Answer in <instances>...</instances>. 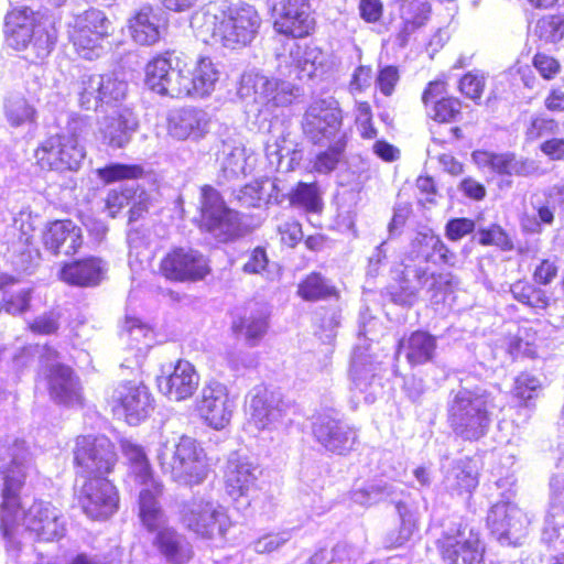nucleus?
Instances as JSON below:
<instances>
[{
    "label": "nucleus",
    "instance_id": "obj_1",
    "mask_svg": "<svg viewBox=\"0 0 564 564\" xmlns=\"http://www.w3.org/2000/svg\"><path fill=\"white\" fill-rule=\"evenodd\" d=\"M25 454L13 456L9 465L0 466V519L4 534L19 525L40 541H53L64 535L61 512L48 501L35 500L28 509L20 503V491L26 478Z\"/></svg>",
    "mask_w": 564,
    "mask_h": 564
},
{
    "label": "nucleus",
    "instance_id": "obj_2",
    "mask_svg": "<svg viewBox=\"0 0 564 564\" xmlns=\"http://www.w3.org/2000/svg\"><path fill=\"white\" fill-rule=\"evenodd\" d=\"M200 21L198 34L203 41L220 44L230 50L249 45L257 36L261 18L258 11L247 3L219 1L210 4L202 17H195L193 23Z\"/></svg>",
    "mask_w": 564,
    "mask_h": 564
},
{
    "label": "nucleus",
    "instance_id": "obj_3",
    "mask_svg": "<svg viewBox=\"0 0 564 564\" xmlns=\"http://www.w3.org/2000/svg\"><path fill=\"white\" fill-rule=\"evenodd\" d=\"M497 397L481 387L453 391L447 402V422L454 434L465 441L485 436L498 408Z\"/></svg>",
    "mask_w": 564,
    "mask_h": 564
},
{
    "label": "nucleus",
    "instance_id": "obj_4",
    "mask_svg": "<svg viewBox=\"0 0 564 564\" xmlns=\"http://www.w3.org/2000/svg\"><path fill=\"white\" fill-rule=\"evenodd\" d=\"M4 34L7 44L15 51H26L25 57L32 62L47 57L57 40L53 20L28 7L7 13Z\"/></svg>",
    "mask_w": 564,
    "mask_h": 564
},
{
    "label": "nucleus",
    "instance_id": "obj_5",
    "mask_svg": "<svg viewBox=\"0 0 564 564\" xmlns=\"http://www.w3.org/2000/svg\"><path fill=\"white\" fill-rule=\"evenodd\" d=\"M155 459L163 474L189 486L202 484L209 471L204 449L195 438L184 434H162Z\"/></svg>",
    "mask_w": 564,
    "mask_h": 564
},
{
    "label": "nucleus",
    "instance_id": "obj_6",
    "mask_svg": "<svg viewBox=\"0 0 564 564\" xmlns=\"http://www.w3.org/2000/svg\"><path fill=\"white\" fill-rule=\"evenodd\" d=\"M139 517L142 525L153 534V549L167 564H186L192 560V543L185 534L166 525L160 501L149 490H144L139 497Z\"/></svg>",
    "mask_w": 564,
    "mask_h": 564
},
{
    "label": "nucleus",
    "instance_id": "obj_7",
    "mask_svg": "<svg viewBox=\"0 0 564 564\" xmlns=\"http://www.w3.org/2000/svg\"><path fill=\"white\" fill-rule=\"evenodd\" d=\"M403 494L400 485L384 478L373 479L351 491V500L360 506H372L383 500L395 503L400 518V529L388 536L390 547H399L408 542L416 529V517L399 498Z\"/></svg>",
    "mask_w": 564,
    "mask_h": 564
},
{
    "label": "nucleus",
    "instance_id": "obj_8",
    "mask_svg": "<svg viewBox=\"0 0 564 564\" xmlns=\"http://www.w3.org/2000/svg\"><path fill=\"white\" fill-rule=\"evenodd\" d=\"M180 520L186 530L206 540L224 538L232 524L227 509L205 497L186 501L180 511Z\"/></svg>",
    "mask_w": 564,
    "mask_h": 564
},
{
    "label": "nucleus",
    "instance_id": "obj_9",
    "mask_svg": "<svg viewBox=\"0 0 564 564\" xmlns=\"http://www.w3.org/2000/svg\"><path fill=\"white\" fill-rule=\"evenodd\" d=\"M239 94L241 97L253 94L258 105L268 112H274L291 106L300 97L301 88L286 79L249 73L241 77Z\"/></svg>",
    "mask_w": 564,
    "mask_h": 564
},
{
    "label": "nucleus",
    "instance_id": "obj_10",
    "mask_svg": "<svg viewBox=\"0 0 564 564\" xmlns=\"http://www.w3.org/2000/svg\"><path fill=\"white\" fill-rule=\"evenodd\" d=\"M302 130L314 144L324 145L328 141L347 139L343 131V116L338 101L333 97L313 100L304 112Z\"/></svg>",
    "mask_w": 564,
    "mask_h": 564
},
{
    "label": "nucleus",
    "instance_id": "obj_11",
    "mask_svg": "<svg viewBox=\"0 0 564 564\" xmlns=\"http://www.w3.org/2000/svg\"><path fill=\"white\" fill-rule=\"evenodd\" d=\"M7 257L12 267L30 274L40 263L41 253L35 246V227L31 215L20 214L6 232Z\"/></svg>",
    "mask_w": 564,
    "mask_h": 564
},
{
    "label": "nucleus",
    "instance_id": "obj_12",
    "mask_svg": "<svg viewBox=\"0 0 564 564\" xmlns=\"http://www.w3.org/2000/svg\"><path fill=\"white\" fill-rule=\"evenodd\" d=\"M160 272L170 281L197 282L210 273L208 259L189 247L171 249L160 262Z\"/></svg>",
    "mask_w": 564,
    "mask_h": 564
},
{
    "label": "nucleus",
    "instance_id": "obj_13",
    "mask_svg": "<svg viewBox=\"0 0 564 564\" xmlns=\"http://www.w3.org/2000/svg\"><path fill=\"white\" fill-rule=\"evenodd\" d=\"M74 459L84 476L99 477L111 471L116 453L106 436H79L76 440Z\"/></svg>",
    "mask_w": 564,
    "mask_h": 564
},
{
    "label": "nucleus",
    "instance_id": "obj_14",
    "mask_svg": "<svg viewBox=\"0 0 564 564\" xmlns=\"http://www.w3.org/2000/svg\"><path fill=\"white\" fill-rule=\"evenodd\" d=\"M109 403L118 415H123L127 423L138 425L145 420L153 409L151 393L141 382H120L109 397Z\"/></svg>",
    "mask_w": 564,
    "mask_h": 564
},
{
    "label": "nucleus",
    "instance_id": "obj_15",
    "mask_svg": "<svg viewBox=\"0 0 564 564\" xmlns=\"http://www.w3.org/2000/svg\"><path fill=\"white\" fill-rule=\"evenodd\" d=\"M237 215L227 208L220 194L205 185L200 191V228L216 238L227 240L236 232Z\"/></svg>",
    "mask_w": 564,
    "mask_h": 564
},
{
    "label": "nucleus",
    "instance_id": "obj_16",
    "mask_svg": "<svg viewBox=\"0 0 564 564\" xmlns=\"http://www.w3.org/2000/svg\"><path fill=\"white\" fill-rule=\"evenodd\" d=\"M43 166L56 171H76L84 158V147L65 133H56L47 138L35 153Z\"/></svg>",
    "mask_w": 564,
    "mask_h": 564
},
{
    "label": "nucleus",
    "instance_id": "obj_17",
    "mask_svg": "<svg viewBox=\"0 0 564 564\" xmlns=\"http://www.w3.org/2000/svg\"><path fill=\"white\" fill-rule=\"evenodd\" d=\"M128 91L127 82L115 75H84L79 85V104L87 110H96L99 105L121 102Z\"/></svg>",
    "mask_w": 564,
    "mask_h": 564
},
{
    "label": "nucleus",
    "instance_id": "obj_18",
    "mask_svg": "<svg viewBox=\"0 0 564 564\" xmlns=\"http://www.w3.org/2000/svg\"><path fill=\"white\" fill-rule=\"evenodd\" d=\"M437 549L445 564H479L482 561L485 547L479 533L464 527L454 535L445 534L437 541Z\"/></svg>",
    "mask_w": 564,
    "mask_h": 564
},
{
    "label": "nucleus",
    "instance_id": "obj_19",
    "mask_svg": "<svg viewBox=\"0 0 564 564\" xmlns=\"http://www.w3.org/2000/svg\"><path fill=\"white\" fill-rule=\"evenodd\" d=\"M315 441L328 453L346 455L355 448L357 432L347 423L329 415H319L312 425Z\"/></svg>",
    "mask_w": 564,
    "mask_h": 564
},
{
    "label": "nucleus",
    "instance_id": "obj_20",
    "mask_svg": "<svg viewBox=\"0 0 564 564\" xmlns=\"http://www.w3.org/2000/svg\"><path fill=\"white\" fill-rule=\"evenodd\" d=\"M79 501L88 517L104 520L116 512L119 497L116 487L104 476H99L90 477L85 482Z\"/></svg>",
    "mask_w": 564,
    "mask_h": 564
},
{
    "label": "nucleus",
    "instance_id": "obj_21",
    "mask_svg": "<svg viewBox=\"0 0 564 564\" xmlns=\"http://www.w3.org/2000/svg\"><path fill=\"white\" fill-rule=\"evenodd\" d=\"M274 30L293 39L307 36L314 29L307 0H281L273 8Z\"/></svg>",
    "mask_w": 564,
    "mask_h": 564
},
{
    "label": "nucleus",
    "instance_id": "obj_22",
    "mask_svg": "<svg viewBox=\"0 0 564 564\" xmlns=\"http://www.w3.org/2000/svg\"><path fill=\"white\" fill-rule=\"evenodd\" d=\"M200 416L215 430L229 424L234 411V402L229 398L224 383L210 381L204 386L197 403Z\"/></svg>",
    "mask_w": 564,
    "mask_h": 564
},
{
    "label": "nucleus",
    "instance_id": "obj_23",
    "mask_svg": "<svg viewBox=\"0 0 564 564\" xmlns=\"http://www.w3.org/2000/svg\"><path fill=\"white\" fill-rule=\"evenodd\" d=\"M530 519L516 505L498 502L487 516V524L501 542H517L524 533Z\"/></svg>",
    "mask_w": 564,
    "mask_h": 564
},
{
    "label": "nucleus",
    "instance_id": "obj_24",
    "mask_svg": "<svg viewBox=\"0 0 564 564\" xmlns=\"http://www.w3.org/2000/svg\"><path fill=\"white\" fill-rule=\"evenodd\" d=\"M261 469L250 457L231 453L225 469V484L228 495L238 499L249 496L257 489V481Z\"/></svg>",
    "mask_w": 564,
    "mask_h": 564
},
{
    "label": "nucleus",
    "instance_id": "obj_25",
    "mask_svg": "<svg viewBox=\"0 0 564 564\" xmlns=\"http://www.w3.org/2000/svg\"><path fill=\"white\" fill-rule=\"evenodd\" d=\"M212 116L204 109L183 107L171 111L167 118L169 134L177 140L199 141L209 132Z\"/></svg>",
    "mask_w": 564,
    "mask_h": 564
},
{
    "label": "nucleus",
    "instance_id": "obj_26",
    "mask_svg": "<svg viewBox=\"0 0 564 564\" xmlns=\"http://www.w3.org/2000/svg\"><path fill=\"white\" fill-rule=\"evenodd\" d=\"M139 127L138 118L130 108L113 110L98 123V133L104 143L113 148L126 147Z\"/></svg>",
    "mask_w": 564,
    "mask_h": 564
},
{
    "label": "nucleus",
    "instance_id": "obj_27",
    "mask_svg": "<svg viewBox=\"0 0 564 564\" xmlns=\"http://www.w3.org/2000/svg\"><path fill=\"white\" fill-rule=\"evenodd\" d=\"M281 401L267 388L256 387L250 393L249 426L258 431L272 430L281 421Z\"/></svg>",
    "mask_w": 564,
    "mask_h": 564
},
{
    "label": "nucleus",
    "instance_id": "obj_28",
    "mask_svg": "<svg viewBox=\"0 0 564 564\" xmlns=\"http://www.w3.org/2000/svg\"><path fill=\"white\" fill-rule=\"evenodd\" d=\"M380 371V364L367 352V349L358 347L354 350L349 371L352 389L367 393V402L373 401L376 389L381 386Z\"/></svg>",
    "mask_w": 564,
    "mask_h": 564
},
{
    "label": "nucleus",
    "instance_id": "obj_29",
    "mask_svg": "<svg viewBox=\"0 0 564 564\" xmlns=\"http://www.w3.org/2000/svg\"><path fill=\"white\" fill-rule=\"evenodd\" d=\"M289 55H279V72L281 75L291 76L293 73L299 79L312 78L318 66L323 65L324 56L316 46H300L292 41L289 47Z\"/></svg>",
    "mask_w": 564,
    "mask_h": 564
},
{
    "label": "nucleus",
    "instance_id": "obj_30",
    "mask_svg": "<svg viewBox=\"0 0 564 564\" xmlns=\"http://www.w3.org/2000/svg\"><path fill=\"white\" fill-rule=\"evenodd\" d=\"M198 383V373L194 366L186 360H178L171 373L158 379L159 390L173 401H182L192 397Z\"/></svg>",
    "mask_w": 564,
    "mask_h": 564
},
{
    "label": "nucleus",
    "instance_id": "obj_31",
    "mask_svg": "<svg viewBox=\"0 0 564 564\" xmlns=\"http://www.w3.org/2000/svg\"><path fill=\"white\" fill-rule=\"evenodd\" d=\"M218 161L221 176L227 181L238 180L250 174L256 165V158L251 149L237 140L223 142Z\"/></svg>",
    "mask_w": 564,
    "mask_h": 564
},
{
    "label": "nucleus",
    "instance_id": "obj_32",
    "mask_svg": "<svg viewBox=\"0 0 564 564\" xmlns=\"http://www.w3.org/2000/svg\"><path fill=\"white\" fill-rule=\"evenodd\" d=\"M406 276H410L413 286L416 289L419 300L424 292L429 300L438 302V295L452 290L458 284L452 273L430 272L427 265L406 262Z\"/></svg>",
    "mask_w": 564,
    "mask_h": 564
},
{
    "label": "nucleus",
    "instance_id": "obj_33",
    "mask_svg": "<svg viewBox=\"0 0 564 564\" xmlns=\"http://www.w3.org/2000/svg\"><path fill=\"white\" fill-rule=\"evenodd\" d=\"M455 253L431 230L419 232L411 242L408 262L427 265L429 262L453 264Z\"/></svg>",
    "mask_w": 564,
    "mask_h": 564
},
{
    "label": "nucleus",
    "instance_id": "obj_34",
    "mask_svg": "<svg viewBox=\"0 0 564 564\" xmlns=\"http://www.w3.org/2000/svg\"><path fill=\"white\" fill-rule=\"evenodd\" d=\"M43 242L54 254L72 256L83 245L82 228L72 220H55L47 225Z\"/></svg>",
    "mask_w": 564,
    "mask_h": 564
},
{
    "label": "nucleus",
    "instance_id": "obj_35",
    "mask_svg": "<svg viewBox=\"0 0 564 564\" xmlns=\"http://www.w3.org/2000/svg\"><path fill=\"white\" fill-rule=\"evenodd\" d=\"M121 447L124 457L130 464L131 476L142 487L139 496L144 490H149L154 496V499H159L163 494V485L154 479L144 449L130 441L122 442Z\"/></svg>",
    "mask_w": 564,
    "mask_h": 564
},
{
    "label": "nucleus",
    "instance_id": "obj_36",
    "mask_svg": "<svg viewBox=\"0 0 564 564\" xmlns=\"http://www.w3.org/2000/svg\"><path fill=\"white\" fill-rule=\"evenodd\" d=\"M50 394L58 403L74 405L82 402V388L73 370L64 365H52L48 376Z\"/></svg>",
    "mask_w": 564,
    "mask_h": 564
},
{
    "label": "nucleus",
    "instance_id": "obj_37",
    "mask_svg": "<svg viewBox=\"0 0 564 564\" xmlns=\"http://www.w3.org/2000/svg\"><path fill=\"white\" fill-rule=\"evenodd\" d=\"M436 337L427 332H413L398 345V355H404L412 366L423 365L433 359L436 350Z\"/></svg>",
    "mask_w": 564,
    "mask_h": 564
},
{
    "label": "nucleus",
    "instance_id": "obj_38",
    "mask_svg": "<svg viewBox=\"0 0 564 564\" xmlns=\"http://www.w3.org/2000/svg\"><path fill=\"white\" fill-rule=\"evenodd\" d=\"M129 29L133 41L141 45L155 44L162 34L160 17L151 7H142L129 20Z\"/></svg>",
    "mask_w": 564,
    "mask_h": 564
},
{
    "label": "nucleus",
    "instance_id": "obj_39",
    "mask_svg": "<svg viewBox=\"0 0 564 564\" xmlns=\"http://www.w3.org/2000/svg\"><path fill=\"white\" fill-rule=\"evenodd\" d=\"M550 486L557 503L552 505L546 516L543 538L549 542H564V478L560 475L552 477Z\"/></svg>",
    "mask_w": 564,
    "mask_h": 564
},
{
    "label": "nucleus",
    "instance_id": "obj_40",
    "mask_svg": "<svg viewBox=\"0 0 564 564\" xmlns=\"http://www.w3.org/2000/svg\"><path fill=\"white\" fill-rule=\"evenodd\" d=\"M444 485L452 494H470L478 485L476 466L468 458L453 462L445 473Z\"/></svg>",
    "mask_w": 564,
    "mask_h": 564
},
{
    "label": "nucleus",
    "instance_id": "obj_41",
    "mask_svg": "<svg viewBox=\"0 0 564 564\" xmlns=\"http://www.w3.org/2000/svg\"><path fill=\"white\" fill-rule=\"evenodd\" d=\"M101 273V261L97 258H87L65 264L61 270V278L68 284L90 286L99 283Z\"/></svg>",
    "mask_w": 564,
    "mask_h": 564
},
{
    "label": "nucleus",
    "instance_id": "obj_42",
    "mask_svg": "<svg viewBox=\"0 0 564 564\" xmlns=\"http://www.w3.org/2000/svg\"><path fill=\"white\" fill-rule=\"evenodd\" d=\"M219 79V72L209 57H199L193 70H189V90L192 97L210 95Z\"/></svg>",
    "mask_w": 564,
    "mask_h": 564
},
{
    "label": "nucleus",
    "instance_id": "obj_43",
    "mask_svg": "<svg viewBox=\"0 0 564 564\" xmlns=\"http://www.w3.org/2000/svg\"><path fill=\"white\" fill-rule=\"evenodd\" d=\"M18 280L11 275L3 274L0 276V289L3 292V308L7 313L17 315L23 314L30 308L32 290L26 286H14Z\"/></svg>",
    "mask_w": 564,
    "mask_h": 564
},
{
    "label": "nucleus",
    "instance_id": "obj_44",
    "mask_svg": "<svg viewBox=\"0 0 564 564\" xmlns=\"http://www.w3.org/2000/svg\"><path fill=\"white\" fill-rule=\"evenodd\" d=\"M121 336L128 343L130 349L135 350L137 361L145 356L154 340L151 327L135 317L126 318Z\"/></svg>",
    "mask_w": 564,
    "mask_h": 564
},
{
    "label": "nucleus",
    "instance_id": "obj_45",
    "mask_svg": "<svg viewBox=\"0 0 564 564\" xmlns=\"http://www.w3.org/2000/svg\"><path fill=\"white\" fill-rule=\"evenodd\" d=\"M180 55L175 52H166L162 55L155 56L151 59L145 67V84L154 93L160 94L163 89L164 83L173 70Z\"/></svg>",
    "mask_w": 564,
    "mask_h": 564
},
{
    "label": "nucleus",
    "instance_id": "obj_46",
    "mask_svg": "<svg viewBox=\"0 0 564 564\" xmlns=\"http://www.w3.org/2000/svg\"><path fill=\"white\" fill-rule=\"evenodd\" d=\"M4 116L11 127L35 122L36 110L21 94H11L4 100Z\"/></svg>",
    "mask_w": 564,
    "mask_h": 564
},
{
    "label": "nucleus",
    "instance_id": "obj_47",
    "mask_svg": "<svg viewBox=\"0 0 564 564\" xmlns=\"http://www.w3.org/2000/svg\"><path fill=\"white\" fill-rule=\"evenodd\" d=\"M232 328L242 335L250 346H256L268 330L267 316L262 312L251 313L235 322Z\"/></svg>",
    "mask_w": 564,
    "mask_h": 564
},
{
    "label": "nucleus",
    "instance_id": "obj_48",
    "mask_svg": "<svg viewBox=\"0 0 564 564\" xmlns=\"http://www.w3.org/2000/svg\"><path fill=\"white\" fill-rule=\"evenodd\" d=\"M326 144L328 148L319 152L313 162L314 171L321 174H328L337 167L345 152L347 139L328 141Z\"/></svg>",
    "mask_w": 564,
    "mask_h": 564
},
{
    "label": "nucleus",
    "instance_id": "obj_49",
    "mask_svg": "<svg viewBox=\"0 0 564 564\" xmlns=\"http://www.w3.org/2000/svg\"><path fill=\"white\" fill-rule=\"evenodd\" d=\"M159 95L170 96L172 98L191 96L189 70L185 73L181 58L176 61L173 70L170 72L163 89H161Z\"/></svg>",
    "mask_w": 564,
    "mask_h": 564
},
{
    "label": "nucleus",
    "instance_id": "obj_50",
    "mask_svg": "<svg viewBox=\"0 0 564 564\" xmlns=\"http://www.w3.org/2000/svg\"><path fill=\"white\" fill-rule=\"evenodd\" d=\"M297 293L306 301H317L333 295L335 290L319 273H311L300 283Z\"/></svg>",
    "mask_w": 564,
    "mask_h": 564
},
{
    "label": "nucleus",
    "instance_id": "obj_51",
    "mask_svg": "<svg viewBox=\"0 0 564 564\" xmlns=\"http://www.w3.org/2000/svg\"><path fill=\"white\" fill-rule=\"evenodd\" d=\"M73 43L78 55L85 59H94L99 57L102 52L100 45L102 36L95 35L85 30H74L72 34Z\"/></svg>",
    "mask_w": 564,
    "mask_h": 564
},
{
    "label": "nucleus",
    "instance_id": "obj_52",
    "mask_svg": "<svg viewBox=\"0 0 564 564\" xmlns=\"http://www.w3.org/2000/svg\"><path fill=\"white\" fill-rule=\"evenodd\" d=\"M290 202L292 205L300 206L307 212H318L321 209V196L315 183H299L292 192Z\"/></svg>",
    "mask_w": 564,
    "mask_h": 564
},
{
    "label": "nucleus",
    "instance_id": "obj_53",
    "mask_svg": "<svg viewBox=\"0 0 564 564\" xmlns=\"http://www.w3.org/2000/svg\"><path fill=\"white\" fill-rule=\"evenodd\" d=\"M388 292L391 301L398 305L412 306L419 301L416 289L413 286L410 276H406L405 264L400 280L390 285Z\"/></svg>",
    "mask_w": 564,
    "mask_h": 564
},
{
    "label": "nucleus",
    "instance_id": "obj_54",
    "mask_svg": "<svg viewBox=\"0 0 564 564\" xmlns=\"http://www.w3.org/2000/svg\"><path fill=\"white\" fill-rule=\"evenodd\" d=\"M542 384L539 378L529 373L521 372L514 379L513 397L520 401V404H529L536 398L541 391Z\"/></svg>",
    "mask_w": 564,
    "mask_h": 564
},
{
    "label": "nucleus",
    "instance_id": "obj_55",
    "mask_svg": "<svg viewBox=\"0 0 564 564\" xmlns=\"http://www.w3.org/2000/svg\"><path fill=\"white\" fill-rule=\"evenodd\" d=\"M109 21L104 12L99 10H88L76 22L75 30H85L89 33H95L98 36H107L109 31Z\"/></svg>",
    "mask_w": 564,
    "mask_h": 564
},
{
    "label": "nucleus",
    "instance_id": "obj_56",
    "mask_svg": "<svg viewBox=\"0 0 564 564\" xmlns=\"http://www.w3.org/2000/svg\"><path fill=\"white\" fill-rule=\"evenodd\" d=\"M558 131V122L553 118L544 116H535L530 120L525 130V138L529 141L538 140L545 135L556 134Z\"/></svg>",
    "mask_w": 564,
    "mask_h": 564
},
{
    "label": "nucleus",
    "instance_id": "obj_57",
    "mask_svg": "<svg viewBox=\"0 0 564 564\" xmlns=\"http://www.w3.org/2000/svg\"><path fill=\"white\" fill-rule=\"evenodd\" d=\"M62 317V311L58 308H53L35 317L30 324V329L33 333L40 335L55 334L59 328Z\"/></svg>",
    "mask_w": 564,
    "mask_h": 564
},
{
    "label": "nucleus",
    "instance_id": "obj_58",
    "mask_svg": "<svg viewBox=\"0 0 564 564\" xmlns=\"http://www.w3.org/2000/svg\"><path fill=\"white\" fill-rule=\"evenodd\" d=\"M462 104L457 98H445L434 101L432 118L438 122H451L460 115Z\"/></svg>",
    "mask_w": 564,
    "mask_h": 564
},
{
    "label": "nucleus",
    "instance_id": "obj_59",
    "mask_svg": "<svg viewBox=\"0 0 564 564\" xmlns=\"http://www.w3.org/2000/svg\"><path fill=\"white\" fill-rule=\"evenodd\" d=\"M474 160L485 166H489L499 174L510 175L512 154H495L489 152H475Z\"/></svg>",
    "mask_w": 564,
    "mask_h": 564
},
{
    "label": "nucleus",
    "instance_id": "obj_60",
    "mask_svg": "<svg viewBox=\"0 0 564 564\" xmlns=\"http://www.w3.org/2000/svg\"><path fill=\"white\" fill-rule=\"evenodd\" d=\"M142 173L143 169L139 165L111 164L99 170V176L107 183L138 178Z\"/></svg>",
    "mask_w": 564,
    "mask_h": 564
},
{
    "label": "nucleus",
    "instance_id": "obj_61",
    "mask_svg": "<svg viewBox=\"0 0 564 564\" xmlns=\"http://www.w3.org/2000/svg\"><path fill=\"white\" fill-rule=\"evenodd\" d=\"M478 241L482 246H496L502 250H511L512 242L505 230L499 226H491L488 229L478 231Z\"/></svg>",
    "mask_w": 564,
    "mask_h": 564
},
{
    "label": "nucleus",
    "instance_id": "obj_62",
    "mask_svg": "<svg viewBox=\"0 0 564 564\" xmlns=\"http://www.w3.org/2000/svg\"><path fill=\"white\" fill-rule=\"evenodd\" d=\"M486 78L479 72H469L459 82L460 91L473 100L481 98Z\"/></svg>",
    "mask_w": 564,
    "mask_h": 564
},
{
    "label": "nucleus",
    "instance_id": "obj_63",
    "mask_svg": "<svg viewBox=\"0 0 564 564\" xmlns=\"http://www.w3.org/2000/svg\"><path fill=\"white\" fill-rule=\"evenodd\" d=\"M535 33L546 43H556L563 37L561 22L555 17L539 20Z\"/></svg>",
    "mask_w": 564,
    "mask_h": 564
},
{
    "label": "nucleus",
    "instance_id": "obj_64",
    "mask_svg": "<svg viewBox=\"0 0 564 564\" xmlns=\"http://www.w3.org/2000/svg\"><path fill=\"white\" fill-rule=\"evenodd\" d=\"M532 65L545 80H552L561 73L560 62L545 53H536Z\"/></svg>",
    "mask_w": 564,
    "mask_h": 564
}]
</instances>
